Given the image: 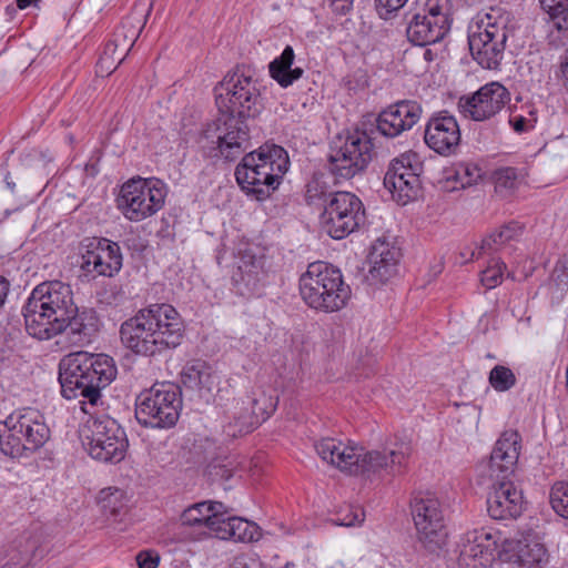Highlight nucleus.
I'll list each match as a JSON object with an SVG mask.
<instances>
[{
    "mask_svg": "<svg viewBox=\"0 0 568 568\" xmlns=\"http://www.w3.org/2000/svg\"><path fill=\"white\" fill-rule=\"evenodd\" d=\"M423 109L413 100H402L383 110L376 119L377 131L386 138H396L410 130L420 119Z\"/></svg>",
    "mask_w": 568,
    "mask_h": 568,
    "instance_id": "5701e85b",
    "label": "nucleus"
},
{
    "mask_svg": "<svg viewBox=\"0 0 568 568\" xmlns=\"http://www.w3.org/2000/svg\"><path fill=\"white\" fill-rule=\"evenodd\" d=\"M184 335V323L170 304H152L122 323L121 341L133 353L154 356L178 347Z\"/></svg>",
    "mask_w": 568,
    "mask_h": 568,
    "instance_id": "f03ea898",
    "label": "nucleus"
},
{
    "mask_svg": "<svg viewBox=\"0 0 568 568\" xmlns=\"http://www.w3.org/2000/svg\"><path fill=\"white\" fill-rule=\"evenodd\" d=\"M143 23H145V21ZM143 27L144 24L139 27L134 26L133 22L128 18L123 20L121 24L115 29L111 39L114 41V43L121 47L122 52L129 53L136 39L139 38Z\"/></svg>",
    "mask_w": 568,
    "mask_h": 568,
    "instance_id": "e433bc0d",
    "label": "nucleus"
},
{
    "mask_svg": "<svg viewBox=\"0 0 568 568\" xmlns=\"http://www.w3.org/2000/svg\"><path fill=\"white\" fill-rule=\"evenodd\" d=\"M462 134L455 116L440 112L432 116L425 128L424 140L429 149L440 155L455 153Z\"/></svg>",
    "mask_w": 568,
    "mask_h": 568,
    "instance_id": "b1692460",
    "label": "nucleus"
},
{
    "mask_svg": "<svg viewBox=\"0 0 568 568\" xmlns=\"http://www.w3.org/2000/svg\"><path fill=\"white\" fill-rule=\"evenodd\" d=\"M373 158V143L368 134L356 130L328 156L331 173L341 179H352L364 171Z\"/></svg>",
    "mask_w": 568,
    "mask_h": 568,
    "instance_id": "2eb2a0df",
    "label": "nucleus"
},
{
    "mask_svg": "<svg viewBox=\"0 0 568 568\" xmlns=\"http://www.w3.org/2000/svg\"><path fill=\"white\" fill-rule=\"evenodd\" d=\"M139 568H158L161 557L156 550H141L135 557Z\"/></svg>",
    "mask_w": 568,
    "mask_h": 568,
    "instance_id": "8fccbe9b",
    "label": "nucleus"
},
{
    "mask_svg": "<svg viewBox=\"0 0 568 568\" xmlns=\"http://www.w3.org/2000/svg\"><path fill=\"white\" fill-rule=\"evenodd\" d=\"M28 558H29V551H24L23 555H21V559H20L19 564L22 562V561H26ZM1 568H22V567H18V562H17V564H13V565L6 564Z\"/></svg>",
    "mask_w": 568,
    "mask_h": 568,
    "instance_id": "bf43d9fd",
    "label": "nucleus"
},
{
    "mask_svg": "<svg viewBox=\"0 0 568 568\" xmlns=\"http://www.w3.org/2000/svg\"><path fill=\"white\" fill-rule=\"evenodd\" d=\"M331 194L327 184L316 176L306 184L305 201L308 205L325 206Z\"/></svg>",
    "mask_w": 568,
    "mask_h": 568,
    "instance_id": "37998d69",
    "label": "nucleus"
},
{
    "mask_svg": "<svg viewBox=\"0 0 568 568\" xmlns=\"http://www.w3.org/2000/svg\"><path fill=\"white\" fill-rule=\"evenodd\" d=\"M288 164V154L282 146L264 144L243 156L235 179L247 196L264 201L278 187Z\"/></svg>",
    "mask_w": 568,
    "mask_h": 568,
    "instance_id": "39448f33",
    "label": "nucleus"
},
{
    "mask_svg": "<svg viewBox=\"0 0 568 568\" xmlns=\"http://www.w3.org/2000/svg\"><path fill=\"white\" fill-rule=\"evenodd\" d=\"M521 449L517 430H505L497 439L490 457L478 465V473L491 481L487 497L488 515L496 520L514 519L523 511V491L513 481Z\"/></svg>",
    "mask_w": 568,
    "mask_h": 568,
    "instance_id": "f257e3e1",
    "label": "nucleus"
},
{
    "mask_svg": "<svg viewBox=\"0 0 568 568\" xmlns=\"http://www.w3.org/2000/svg\"><path fill=\"white\" fill-rule=\"evenodd\" d=\"M6 182H7L8 187H9L11 191H13V190H14V186H16V185H14V183H13V182L8 181V178L6 179Z\"/></svg>",
    "mask_w": 568,
    "mask_h": 568,
    "instance_id": "052dcab7",
    "label": "nucleus"
},
{
    "mask_svg": "<svg viewBox=\"0 0 568 568\" xmlns=\"http://www.w3.org/2000/svg\"><path fill=\"white\" fill-rule=\"evenodd\" d=\"M510 101V93L499 82H489L474 94L459 99L458 108L465 118L476 122L490 121L498 115Z\"/></svg>",
    "mask_w": 568,
    "mask_h": 568,
    "instance_id": "aec40b11",
    "label": "nucleus"
},
{
    "mask_svg": "<svg viewBox=\"0 0 568 568\" xmlns=\"http://www.w3.org/2000/svg\"><path fill=\"white\" fill-rule=\"evenodd\" d=\"M493 180L496 192L509 193L519 186L521 175L516 168L505 166L494 172Z\"/></svg>",
    "mask_w": 568,
    "mask_h": 568,
    "instance_id": "4c0bfd02",
    "label": "nucleus"
},
{
    "mask_svg": "<svg viewBox=\"0 0 568 568\" xmlns=\"http://www.w3.org/2000/svg\"><path fill=\"white\" fill-rule=\"evenodd\" d=\"M182 407L180 387L173 383H156L136 399L138 422L152 428H170L179 419Z\"/></svg>",
    "mask_w": 568,
    "mask_h": 568,
    "instance_id": "9b49d317",
    "label": "nucleus"
},
{
    "mask_svg": "<svg viewBox=\"0 0 568 568\" xmlns=\"http://www.w3.org/2000/svg\"><path fill=\"white\" fill-rule=\"evenodd\" d=\"M9 290H10L9 281L6 277L0 276V308L6 303Z\"/></svg>",
    "mask_w": 568,
    "mask_h": 568,
    "instance_id": "4d7b16f0",
    "label": "nucleus"
},
{
    "mask_svg": "<svg viewBox=\"0 0 568 568\" xmlns=\"http://www.w3.org/2000/svg\"><path fill=\"white\" fill-rule=\"evenodd\" d=\"M489 539L490 534L484 529L467 531L459 541V565L466 568H479V566H483L481 559L487 551V546L484 542Z\"/></svg>",
    "mask_w": 568,
    "mask_h": 568,
    "instance_id": "7c9ffc66",
    "label": "nucleus"
},
{
    "mask_svg": "<svg viewBox=\"0 0 568 568\" xmlns=\"http://www.w3.org/2000/svg\"><path fill=\"white\" fill-rule=\"evenodd\" d=\"M410 454L409 446L400 444L398 448L389 452L371 450L366 452L358 446L356 459L353 463L349 475H362L367 478L373 476L402 474L406 467Z\"/></svg>",
    "mask_w": 568,
    "mask_h": 568,
    "instance_id": "412c9836",
    "label": "nucleus"
},
{
    "mask_svg": "<svg viewBox=\"0 0 568 568\" xmlns=\"http://www.w3.org/2000/svg\"><path fill=\"white\" fill-rule=\"evenodd\" d=\"M214 537L223 540L252 542L260 539L261 529L253 521L231 516L230 509L224 505V513L219 519Z\"/></svg>",
    "mask_w": 568,
    "mask_h": 568,
    "instance_id": "cd10ccee",
    "label": "nucleus"
},
{
    "mask_svg": "<svg viewBox=\"0 0 568 568\" xmlns=\"http://www.w3.org/2000/svg\"><path fill=\"white\" fill-rule=\"evenodd\" d=\"M560 79L564 88L568 91V59L560 63Z\"/></svg>",
    "mask_w": 568,
    "mask_h": 568,
    "instance_id": "13d9d810",
    "label": "nucleus"
},
{
    "mask_svg": "<svg viewBox=\"0 0 568 568\" xmlns=\"http://www.w3.org/2000/svg\"><path fill=\"white\" fill-rule=\"evenodd\" d=\"M399 250L389 242L378 239L369 251L371 264L367 280L372 285H383L396 276L398 271Z\"/></svg>",
    "mask_w": 568,
    "mask_h": 568,
    "instance_id": "393cba45",
    "label": "nucleus"
},
{
    "mask_svg": "<svg viewBox=\"0 0 568 568\" xmlns=\"http://www.w3.org/2000/svg\"><path fill=\"white\" fill-rule=\"evenodd\" d=\"M357 447L356 444L334 437H323L314 442L315 452L323 462L347 474H351L353 463L357 460Z\"/></svg>",
    "mask_w": 568,
    "mask_h": 568,
    "instance_id": "bb28decb",
    "label": "nucleus"
},
{
    "mask_svg": "<svg viewBox=\"0 0 568 568\" xmlns=\"http://www.w3.org/2000/svg\"><path fill=\"white\" fill-rule=\"evenodd\" d=\"M84 242L81 266L85 272L108 277L119 273L122 253L118 243L104 237H91Z\"/></svg>",
    "mask_w": 568,
    "mask_h": 568,
    "instance_id": "4be33fe9",
    "label": "nucleus"
},
{
    "mask_svg": "<svg viewBox=\"0 0 568 568\" xmlns=\"http://www.w3.org/2000/svg\"><path fill=\"white\" fill-rule=\"evenodd\" d=\"M412 515L417 538L425 549H440L446 542L447 532L439 500L432 496L415 497L412 501Z\"/></svg>",
    "mask_w": 568,
    "mask_h": 568,
    "instance_id": "f3484780",
    "label": "nucleus"
},
{
    "mask_svg": "<svg viewBox=\"0 0 568 568\" xmlns=\"http://www.w3.org/2000/svg\"><path fill=\"white\" fill-rule=\"evenodd\" d=\"M68 328L75 343H90L100 328L98 313L93 308L84 307L80 310L75 305V312H73L69 320H67V323H64L63 332Z\"/></svg>",
    "mask_w": 568,
    "mask_h": 568,
    "instance_id": "c756f323",
    "label": "nucleus"
},
{
    "mask_svg": "<svg viewBox=\"0 0 568 568\" xmlns=\"http://www.w3.org/2000/svg\"><path fill=\"white\" fill-rule=\"evenodd\" d=\"M422 170V162L414 152L404 153L390 162L384 176V185L392 193L394 201L406 205L419 196Z\"/></svg>",
    "mask_w": 568,
    "mask_h": 568,
    "instance_id": "dca6fc26",
    "label": "nucleus"
},
{
    "mask_svg": "<svg viewBox=\"0 0 568 568\" xmlns=\"http://www.w3.org/2000/svg\"><path fill=\"white\" fill-rule=\"evenodd\" d=\"M550 505L555 513L568 519V481H557L550 489Z\"/></svg>",
    "mask_w": 568,
    "mask_h": 568,
    "instance_id": "c03bdc74",
    "label": "nucleus"
},
{
    "mask_svg": "<svg viewBox=\"0 0 568 568\" xmlns=\"http://www.w3.org/2000/svg\"><path fill=\"white\" fill-rule=\"evenodd\" d=\"M224 513L221 501L205 500L186 507L180 515L182 541H200L214 537L219 519Z\"/></svg>",
    "mask_w": 568,
    "mask_h": 568,
    "instance_id": "6ab92c4d",
    "label": "nucleus"
},
{
    "mask_svg": "<svg viewBox=\"0 0 568 568\" xmlns=\"http://www.w3.org/2000/svg\"><path fill=\"white\" fill-rule=\"evenodd\" d=\"M231 568H266L256 554H240L234 557Z\"/></svg>",
    "mask_w": 568,
    "mask_h": 568,
    "instance_id": "09e8293b",
    "label": "nucleus"
},
{
    "mask_svg": "<svg viewBox=\"0 0 568 568\" xmlns=\"http://www.w3.org/2000/svg\"><path fill=\"white\" fill-rule=\"evenodd\" d=\"M479 252V245L471 244V245H465L460 248L458 253V257L456 258V263L465 264L467 262L473 261L474 258H478L481 255H478Z\"/></svg>",
    "mask_w": 568,
    "mask_h": 568,
    "instance_id": "864d4df0",
    "label": "nucleus"
},
{
    "mask_svg": "<svg viewBox=\"0 0 568 568\" xmlns=\"http://www.w3.org/2000/svg\"><path fill=\"white\" fill-rule=\"evenodd\" d=\"M381 16L395 12L404 7L408 0H375Z\"/></svg>",
    "mask_w": 568,
    "mask_h": 568,
    "instance_id": "3c124183",
    "label": "nucleus"
},
{
    "mask_svg": "<svg viewBox=\"0 0 568 568\" xmlns=\"http://www.w3.org/2000/svg\"><path fill=\"white\" fill-rule=\"evenodd\" d=\"M246 402L251 412L257 414L258 426L270 418L277 406V397L268 395L262 389L253 392L251 396L246 397Z\"/></svg>",
    "mask_w": 568,
    "mask_h": 568,
    "instance_id": "c9c22d12",
    "label": "nucleus"
},
{
    "mask_svg": "<svg viewBox=\"0 0 568 568\" xmlns=\"http://www.w3.org/2000/svg\"><path fill=\"white\" fill-rule=\"evenodd\" d=\"M294 59L295 53L293 48L291 45H286L282 54L275 58L268 64V72L271 78L275 80L282 88L292 85L304 74V70L302 68H292Z\"/></svg>",
    "mask_w": 568,
    "mask_h": 568,
    "instance_id": "2f4dec72",
    "label": "nucleus"
},
{
    "mask_svg": "<svg viewBox=\"0 0 568 568\" xmlns=\"http://www.w3.org/2000/svg\"><path fill=\"white\" fill-rule=\"evenodd\" d=\"M365 223L366 212L362 200L347 191L331 194L321 214L323 230L334 240L347 237Z\"/></svg>",
    "mask_w": 568,
    "mask_h": 568,
    "instance_id": "ddd939ff",
    "label": "nucleus"
},
{
    "mask_svg": "<svg viewBox=\"0 0 568 568\" xmlns=\"http://www.w3.org/2000/svg\"><path fill=\"white\" fill-rule=\"evenodd\" d=\"M116 376V367L111 356L88 352L67 355L59 365L61 394L67 399L83 397L81 409L91 415L88 408L101 402V389Z\"/></svg>",
    "mask_w": 568,
    "mask_h": 568,
    "instance_id": "7ed1b4c3",
    "label": "nucleus"
},
{
    "mask_svg": "<svg viewBox=\"0 0 568 568\" xmlns=\"http://www.w3.org/2000/svg\"><path fill=\"white\" fill-rule=\"evenodd\" d=\"M151 10H152V4H151V6L149 7V9H148V12H146V14H145V19H146V18L149 17V14L151 13Z\"/></svg>",
    "mask_w": 568,
    "mask_h": 568,
    "instance_id": "e2e57ef3",
    "label": "nucleus"
},
{
    "mask_svg": "<svg viewBox=\"0 0 568 568\" xmlns=\"http://www.w3.org/2000/svg\"><path fill=\"white\" fill-rule=\"evenodd\" d=\"M110 64V60L109 61H105L104 63V68L103 69H100L101 72H106L108 73V70H106V65Z\"/></svg>",
    "mask_w": 568,
    "mask_h": 568,
    "instance_id": "680f3d73",
    "label": "nucleus"
},
{
    "mask_svg": "<svg viewBox=\"0 0 568 568\" xmlns=\"http://www.w3.org/2000/svg\"><path fill=\"white\" fill-rule=\"evenodd\" d=\"M365 519L363 508L354 505H343L331 519L334 525L354 527L361 525Z\"/></svg>",
    "mask_w": 568,
    "mask_h": 568,
    "instance_id": "79ce46f5",
    "label": "nucleus"
},
{
    "mask_svg": "<svg viewBox=\"0 0 568 568\" xmlns=\"http://www.w3.org/2000/svg\"><path fill=\"white\" fill-rule=\"evenodd\" d=\"M452 22L450 0H426L408 22L407 39L419 47L439 42L449 32Z\"/></svg>",
    "mask_w": 568,
    "mask_h": 568,
    "instance_id": "4468645a",
    "label": "nucleus"
},
{
    "mask_svg": "<svg viewBox=\"0 0 568 568\" xmlns=\"http://www.w3.org/2000/svg\"><path fill=\"white\" fill-rule=\"evenodd\" d=\"M327 2L335 13L346 14L352 9L354 0H327Z\"/></svg>",
    "mask_w": 568,
    "mask_h": 568,
    "instance_id": "6e6d98bb",
    "label": "nucleus"
},
{
    "mask_svg": "<svg viewBox=\"0 0 568 568\" xmlns=\"http://www.w3.org/2000/svg\"><path fill=\"white\" fill-rule=\"evenodd\" d=\"M495 237V232L487 235L485 239H483L480 245H479V252L478 255L489 254L491 252L498 251L504 244H499V239Z\"/></svg>",
    "mask_w": 568,
    "mask_h": 568,
    "instance_id": "603ef678",
    "label": "nucleus"
},
{
    "mask_svg": "<svg viewBox=\"0 0 568 568\" xmlns=\"http://www.w3.org/2000/svg\"><path fill=\"white\" fill-rule=\"evenodd\" d=\"M80 437L84 449L97 460L119 463L125 457L129 446L125 432L109 416H90L80 429Z\"/></svg>",
    "mask_w": 568,
    "mask_h": 568,
    "instance_id": "9d476101",
    "label": "nucleus"
},
{
    "mask_svg": "<svg viewBox=\"0 0 568 568\" xmlns=\"http://www.w3.org/2000/svg\"><path fill=\"white\" fill-rule=\"evenodd\" d=\"M537 109L534 104L527 103L520 108L519 113H513L509 124L516 133H525L532 130L537 123Z\"/></svg>",
    "mask_w": 568,
    "mask_h": 568,
    "instance_id": "58836bf2",
    "label": "nucleus"
},
{
    "mask_svg": "<svg viewBox=\"0 0 568 568\" xmlns=\"http://www.w3.org/2000/svg\"><path fill=\"white\" fill-rule=\"evenodd\" d=\"M509 13L501 12L500 8H490L489 12L478 16L468 44L474 60L483 68L495 70L499 67L509 36Z\"/></svg>",
    "mask_w": 568,
    "mask_h": 568,
    "instance_id": "6e6552de",
    "label": "nucleus"
},
{
    "mask_svg": "<svg viewBox=\"0 0 568 568\" xmlns=\"http://www.w3.org/2000/svg\"><path fill=\"white\" fill-rule=\"evenodd\" d=\"M505 270L506 264L503 261L498 258H491L488 262L487 267L480 273L481 284L487 290L497 287L503 282V275Z\"/></svg>",
    "mask_w": 568,
    "mask_h": 568,
    "instance_id": "49530a36",
    "label": "nucleus"
},
{
    "mask_svg": "<svg viewBox=\"0 0 568 568\" xmlns=\"http://www.w3.org/2000/svg\"><path fill=\"white\" fill-rule=\"evenodd\" d=\"M214 91L221 115L246 121L258 114L262 108L258 82L244 69L236 68L233 72H229Z\"/></svg>",
    "mask_w": 568,
    "mask_h": 568,
    "instance_id": "1a4fd4ad",
    "label": "nucleus"
},
{
    "mask_svg": "<svg viewBox=\"0 0 568 568\" xmlns=\"http://www.w3.org/2000/svg\"><path fill=\"white\" fill-rule=\"evenodd\" d=\"M204 138L216 144V155L233 161L248 146L250 129L246 121L221 115L204 131Z\"/></svg>",
    "mask_w": 568,
    "mask_h": 568,
    "instance_id": "a211bd4d",
    "label": "nucleus"
},
{
    "mask_svg": "<svg viewBox=\"0 0 568 568\" xmlns=\"http://www.w3.org/2000/svg\"><path fill=\"white\" fill-rule=\"evenodd\" d=\"M73 312L75 303L69 284L57 280L40 283L22 308L26 331L40 341L51 339L63 333Z\"/></svg>",
    "mask_w": 568,
    "mask_h": 568,
    "instance_id": "20e7f679",
    "label": "nucleus"
},
{
    "mask_svg": "<svg viewBox=\"0 0 568 568\" xmlns=\"http://www.w3.org/2000/svg\"><path fill=\"white\" fill-rule=\"evenodd\" d=\"M166 189L158 179H131L120 190L118 209L131 222H141L159 212L165 201Z\"/></svg>",
    "mask_w": 568,
    "mask_h": 568,
    "instance_id": "f8f14e48",
    "label": "nucleus"
},
{
    "mask_svg": "<svg viewBox=\"0 0 568 568\" xmlns=\"http://www.w3.org/2000/svg\"><path fill=\"white\" fill-rule=\"evenodd\" d=\"M518 232L515 227L506 225L495 231V237L499 239V244H506L517 236Z\"/></svg>",
    "mask_w": 568,
    "mask_h": 568,
    "instance_id": "5fc2aeb1",
    "label": "nucleus"
},
{
    "mask_svg": "<svg viewBox=\"0 0 568 568\" xmlns=\"http://www.w3.org/2000/svg\"><path fill=\"white\" fill-rule=\"evenodd\" d=\"M516 561L526 568H541L548 561L545 545L537 537H525L519 540L515 550Z\"/></svg>",
    "mask_w": 568,
    "mask_h": 568,
    "instance_id": "473e14b6",
    "label": "nucleus"
},
{
    "mask_svg": "<svg viewBox=\"0 0 568 568\" xmlns=\"http://www.w3.org/2000/svg\"><path fill=\"white\" fill-rule=\"evenodd\" d=\"M488 382L496 392L505 393L517 384V377L509 367L496 365L489 372Z\"/></svg>",
    "mask_w": 568,
    "mask_h": 568,
    "instance_id": "a19ab883",
    "label": "nucleus"
},
{
    "mask_svg": "<svg viewBox=\"0 0 568 568\" xmlns=\"http://www.w3.org/2000/svg\"><path fill=\"white\" fill-rule=\"evenodd\" d=\"M554 28L568 37V0H539Z\"/></svg>",
    "mask_w": 568,
    "mask_h": 568,
    "instance_id": "f704fd0d",
    "label": "nucleus"
},
{
    "mask_svg": "<svg viewBox=\"0 0 568 568\" xmlns=\"http://www.w3.org/2000/svg\"><path fill=\"white\" fill-rule=\"evenodd\" d=\"M181 382L186 389L196 392L200 398L209 400L217 389L220 377L211 365L196 359L183 367Z\"/></svg>",
    "mask_w": 568,
    "mask_h": 568,
    "instance_id": "a878e982",
    "label": "nucleus"
},
{
    "mask_svg": "<svg viewBox=\"0 0 568 568\" xmlns=\"http://www.w3.org/2000/svg\"><path fill=\"white\" fill-rule=\"evenodd\" d=\"M49 438L50 429L44 416L36 408L14 410L0 422V450L11 458L29 456Z\"/></svg>",
    "mask_w": 568,
    "mask_h": 568,
    "instance_id": "0eeeda50",
    "label": "nucleus"
},
{
    "mask_svg": "<svg viewBox=\"0 0 568 568\" xmlns=\"http://www.w3.org/2000/svg\"><path fill=\"white\" fill-rule=\"evenodd\" d=\"M481 176L480 168L470 162L455 164L452 175L448 178L456 182L459 187L465 189L475 184Z\"/></svg>",
    "mask_w": 568,
    "mask_h": 568,
    "instance_id": "ea45409f",
    "label": "nucleus"
},
{
    "mask_svg": "<svg viewBox=\"0 0 568 568\" xmlns=\"http://www.w3.org/2000/svg\"><path fill=\"white\" fill-rule=\"evenodd\" d=\"M264 276L262 262L254 255L244 253L233 272L232 282L241 295L254 294L260 287Z\"/></svg>",
    "mask_w": 568,
    "mask_h": 568,
    "instance_id": "c85d7f7f",
    "label": "nucleus"
},
{
    "mask_svg": "<svg viewBox=\"0 0 568 568\" xmlns=\"http://www.w3.org/2000/svg\"><path fill=\"white\" fill-rule=\"evenodd\" d=\"M552 280L559 288H568V252L557 261L552 271Z\"/></svg>",
    "mask_w": 568,
    "mask_h": 568,
    "instance_id": "de8ad7c7",
    "label": "nucleus"
},
{
    "mask_svg": "<svg viewBox=\"0 0 568 568\" xmlns=\"http://www.w3.org/2000/svg\"><path fill=\"white\" fill-rule=\"evenodd\" d=\"M257 414L251 412L246 399L236 403L232 420L224 426V433L229 437H239L253 432L258 427Z\"/></svg>",
    "mask_w": 568,
    "mask_h": 568,
    "instance_id": "72a5a7b5",
    "label": "nucleus"
},
{
    "mask_svg": "<svg viewBox=\"0 0 568 568\" xmlns=\"http://www.w3.org/2000/svg\"><path fill=\"white\" fill-rule=\"evenodd\" d=\"M128 53L121 51V47L112 39H110L100 55L98 68L103 69L105 61L110 60V64L106 65L108 74H111L116 68L123 62Z\"/></svg>",
    "mask_w": 568,
    "mask_h": 568,
    "instance_id": "a18cd8bd",
    "label": "nucleus"
},
{
    "mask_svg": "<svg viewBox=\"0 0 568 568\" xmlns=\"http://www.w3.org/2000/svg\"><path fill=\"white\" fill-rule=\"evenodd\" d=\"M300 294L305 304L318 312L333 313L344 308L352 290L338 268L325 263H311L300 278Z\"/></svg>",
    "mask_w": 568,
    "mask_h": 568,
    "instance_id": "423d86ee",
    "label": "nucleus"
},
{
    "mask_svg": "<svg viewBox=\"0 0 568 568\" xmlns=\"http://www.w3.org/2000/svg\"><path fill=\"white\" fill-rule=\"evenodd\" d=\"M331 568H345L343 565H336V566H333Z\"/></svg>",
    "mask_w": 568,
    "mask_h": 568,
    "instance_id": "0e129e2a",
    "label": "nucleus"
}]
</instances>
